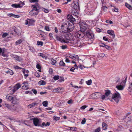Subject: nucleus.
Here are the masks:
<instances>
[{"mask_svg":"<svg viewBox=\"0 0 132 132\" xmlns=\"http://www.w3.org/2000/svg\"><path fill=\"white\" fill-rule=\"evenodd\" d=\"M74 35L76 38H81L85 36V32L80 30L76 32Z\"/></svg>","mask_w":132,"mask_h":132,"instance_id":"3","label":"nucleus"},{"mask_svg":"<svg viewBox=\"0 0 132 132\" xmlns=\"http://www.w3.org/2000/svg\"><path fill=\"white\" fill-rule=\"evenodd\" d=\"M27 19L29 21V26L30 25V23H34L35 22V20L33 19Z\"/></svg>","mask_w":132,"mask_h":132,"instance_id":"31","label":"nucleus"},{"mask_svg":"<svg viewBox=\"0 0 132 132\" xmlns=\"http://www.w3.org/2000/svg\"><path fill=\"white\" fill-rule=\"evenodd\" d=\"M56 63V61L54 59H52L51 60V64L53 65H54Z\"/></svg>","mask_w":132,"mask_h":132,"instance_id":"46","label":"nucleus"},{"mask_svg":"<svg viewBox=\"0 0 132 132\" xmlns=\"http://www.w3.org/2000/svg\"><path fill=\"white\" fill-rule=\"evenodd\" d=\"M59 78V76H55L53 77L54 80H57Z\"/></svg>","mask_w":132,"mask_h":132,"instance_id":"43","label":"nucleus"},{"mask_svg":"<svg viewBox=\"0 0 132 132\" xmlns=\"http://www.w3.org/2000/svg\"><path fill=\"white\" fill-rule=\"evenodd\" d=\"M59 78V79L58 81L60 82L63 81L64 80V78L63 77H61Z\"/></svg>","mask_w":132,"mask_h":132,"instance_id":"42","label":"nucleus"},{"mask_svg":"<svg viewBox=\"0 0 132 132\" xmlns=\"http://www.w3.org/2000/svg\"><path fill=\"white\" fill-rule=\"evenodd\" d=\"M46 82L44 81L41 80L39 81L38 84L39 85H45L46 84Z\"/></svg>","mask_w":132,"mask_h":132,"instance_id":"23","label":"nucleus"},{"mask_svg":"<svg viewBox=\"0 0 132 132\" xmlns=\"http://www.w3.org/2000/svg\"><path fill=\"white\" fill-rule=\"evenodd\" d=\"M8 34L7 33H4L2 35V37L3 38H5V37H6V36H8Z\"/></svg>","mask_w":132,"mask_h":132,"instance_id":"45","label":"nucleus"},{"mask_svg":"<svg viewBox=\"0 0 132 132\" xmlns=\"http://www.w3.org/2000/svg\"><path fill=\"white\" fill-rule=\"evenodd\" d=\"M32 10L29 13V14L31 16H34L37 15L39 12V11L35 12Z\"/></svg>","mask_w":132,"mask_h":132,"instance_id":"19","label":"nucleus"},{"mask_svg":"<svg viewBox=\"0 0 132 132\" xmlns=\"http://www.w3.org/2000/svg\"><path fill=\"white\" fill-rule=\"evenodd\" d=\"M43 105L45 107H46L48 105V102L45 101L43 102Z\"/></svg>","mask_w":132,"mask_h":132,"instance_id":"37","label":"nucleus"},{"mask_svg":"<svg viewBox=\"0 0 132 132\" xmlns=\"http://www.w3.org/2000/svg\"><path fill=\"white\" fill-rule=\"evenodd\" d=\"M128 90L130 94L132 93V87H129Z\"/></svg>","mask_w":132,"mask_h":132,"instance_id":"47","label":"nucleus"},{"mask_svg":"<svg viewBox=\"0 0 132 132\" xmlns=\"http://www.w3.org/2000/svg\"><path fill=\"white\" fill-rule=\"evenodd\" d=\"M53 119L54 120L57 121L60 119V117H57L56 116H54L53 117Z\"/></svg>","mask_w":132,"mask_h":132,"instance_id":"39","label":"nucleus"},{"mask_svg":"<svg viewBox=\"0 0 132 132\" xmlns=\"http://www.w3.org/2000/svg\"><path fill=\"white\" fill-rule=\"evenodd\" d=\"M5 106L9 109L10 110H11V106L10 105L6 103H5Z\"/></svg>","mask_w":132,"mask_h":132,"instance_id":"35","label":"nucleus"},{"mask_svg":"<svg viewBox=\"0 0 132 132\" xmlns=\"http://www.w3.org/2000/svg\"><path fill=\"white\" fill-rule=\"evenodd\" d=\"M80 30L85 33L88 31H89V29L87 26V25L86 24H84L80 26Z\"/></svg>","mask_w":132,"mask_h":132,"instance_id":"6","label":"nucleus"},{"mask_svg":"<svg viewBox=\"0 0 132 132\" xmlns=\"http://www.w3.org/2000/svg\"><path fill=\"white\" fill-rule=\"evenodd\" d=\"M62 49L64 50L67 48V46L66 45H62L61 46Z\"/></svg>","mask_w":132,"mask_h":132,"instance_id":"54","label":"nucleus"},{"mask_svg":"<svg viewBox=\"0 0 132 132\" xmlns=\"http://www.w3.org/2000/svg\"><path fill=\"white\" fill-rule=\"evenodd\" d=\"M13 29L15 33V34H17L18 32V29L16 28L15 27H13Z\"/></svg>","mask_w":132,"mask_h":132,"instance_id":"33","label":"nucleus"},{"mask_svg":"<svg viewBox=\"0 0 132 132\" xmlns=\"http://www.w3.org/2000/svg\"><path fill=\"white\" fill-rule=\"evenodd\" d=\"M13 97L10 96H7L6 97V98L8 100L10 101H11Z\"/></svg>","mask_w":132,"mask_h":132,"instance_id":"34","label":"nucleus"},{"mask_svg":"<svg viewBox=\"0 0 132 132\" xmlns=\"http://www.w3.org/2000/svg\"><path fill=\"white\" fill-rule=\"evenodd\" d=\"M29 1L31 3L38 2V0H29Z\"/></svg>","mask_w":132,"mask_h":132,"instance_id":"50","label":"nucleus"},{"mask_svg":"<svg viewBox=\"0 0 132 132\" xmlns=\"http://www.w3.org/2000/svg\"><path fill=\"white\" fill-rule=\"evenodd\" d=\"M34 75L36 77H39L40 76L39 75L38 73L36 72L34 74Z\"/></svg>","mask_w":132,"mask_h":132,"instance_id":"61","label":"nucleus"},{"mask_svg":"<svg viewBox=\"0 0 132 132\" xmlns=\"http://www.w3.org/2000/svg\"><path fill=\"white\" fill-rule=\"evenodd\" d=\"M59 65L60 66H65V64L62 61H61L59 62Z\"/></svg>","mask_w":132,"mask_h":132,"instance_id":"36","label":"nucleus"},{"mask_svg":"<svg viewBox=\"0 0 132 132\" xmlns=\"http://www.w3.org/2000/svg\"><path fill=\"white\" fill-rule=\"evenodd\" d=\"M86 119L85 118H84V119L81 122V124L83 125L86 122Z\"/></svg>","mask_w":132,"mask_h":132,"instance_id":"55","label":"nucleus"},{"mask_svg":"<svg viewBox=\"0 0 132 132\" xmlns=\"http://www.w3.org/2000/svg\"><path fill=\"white\" fill-rule=\"evenodd\" d=\"M36 67L38 69H41V66L40 65L38 64H37Z\"/></svg>","mask_w":132,"mask_h":132,"instance_id":"57","label":"nucleus"},{"mask_svg":"<svg viewBox=\"0 0 132 132\" xmlns=\"http://www.w3.org/2000/svg\"><path fill=\"white\" fill-rule=\"evenodd\" d=\"M68 24V22L64 23L61 27V29L63 32L64 33H67L68 32V31L67 28V25Z\"/></svg>","mask_w":132,"mask_h":132,"instance_id":"7","label":"nucleus"},{"mask_svg":"<svg viewBox=\"0 0 132 132\" xmlns=\"http://www.w3.org/2000/svg\"><path fill=\"white\" fill-rule=\"evenodd\" d=\"M32 91L33 92V93L35 95L37 94V91L36 90L34 89H32Z\"/></svg>","mask_w":132,"mask_h":132,"instance_id":"58","label":"nucleus"},{"mask_svg":"<svg viewBox=\"0 0 132 132\" xmlns=\"http://www.w3.org/2000/svg\"><path fill=\"white\" fill-rule=\"evenodd\" d=\"M53 69L52 68H50L49 69V73L50 74H52L53 72Z\"/></svg>","mask_w":132,"mask_h":132,"instance_id":"64","label":"nucleus"},{"mask_svg":"<svg viewBox=\"0 0 132 132\" xmlns=\"http://www.w3.org/2000/svg\"><path fill=\"white\" fill-rule=\"evenodd\" d=\"M102 125L104 130H105L107 129L106 126L107 125L104 122H103L102 124Z\"/></svg>","mask_w":132,"mask_h":132,"instance_id":"28","label":"nucleus"},{"mask_svg":"<svg viewBox=\"0 0 132 132\" xmlns=\"http://www.w3.org/2000/svg\"><path fill=\"white\" fill-rule=\"evenodd\" d=\"M106 22L107 23H109L110 24H111L113 23V22L111 20H106Z\"/></svg>","mask_w":132,"mask_h":132,"instance_id":"56","label":"nucleus"},{"mask_svg":"<svg viewBox=\"0 0 132 132\" xmlns=\"http://www.w3.org/2000/svg\"><path fill=\"white\" fill-rule=\"evenodd\" d=\"M40 54L39 55L40 56H42L43 58L45 57V55L44 54H43L42 53H40Z\"/></svg>","mask_w":132,"mask_h":132,"instance_id":"63","label":"nucleus"},{"mask_svg":"<svg viewBox=\"0 0 132 132\" xmlns=\"http://www.w3.org/2000/svg\"><path fill=\"white\" fill-rule=\"evenodd\" d=\"M74 25L73 23L72 22L69 23L68 22V24L67 25L68 32H70L72 31L74 28Z\"/></svg>","mask_w":132,"mask_h":132,"instance_id":"9","label":"nucleus"},{"mask_svg":"<svg viewBox=\"0 0 132 132\" xmlns=\"http://www.w3.org/2000/svg\"><path fill=\"white\" fill-rule=\"evenodd\" d=\"M125 5L126 7L129 9V10H132V7L131 6L127 3H126Z\"/></svg>","mask_w":132,"mask_h":132,"instance_id":"27","label":"nucleus"},{"mask_svg":"<svg viewBox=\"0 0 132 132\" xmlns=\"http://www.w3.org/2000/svg\"><path fill=\"white\" fill-rule=\"evenodd\" d=\"M92 83V80L91 79H90L86 81L87 84L88 85H90Z\"/></svg>","mask_w":132,"mask_h":132,"instance_id":"38","label":"nucleus"},{"mask_svg":"<svg viewBox=\"0 0 132 132\" xmlns=\"http://www.w3.org/2000/svg\"><path fill=\"white\" fill-rule=\"evenodd\" d=\"M61 89L60 88H57L53 89V91L54 92H59Z\"/></svg>","mask_w":132,"mask_h":132,"instance_id":"26","label":"nucleus"},{"mask_svg":"<svg viewBox=\"0 0 132 132\" xmlns=\"http://www.w3.org/2000/svg\"><path fill=\"white\" fill-rule=\"evenodd\" d=\"M14 58L17 61L21 62L22 60V58L17 55H15Z\"/></svg>","mask_w":132,"mask_h":132,"instance_id":"20","label":"nucleus"},{"mask_svg":"<svg viewBox=\"0 0 132 132\" xmlns=\"http://www.w3.org/2000/svg\"><path fill=\"white\" fill-rule=\"evenodd\" d=\"M6 72L7 73H9L11 75H12L14 73L13 71L11 70H10V71L8 70Z\"/></svg>","mask_w":132,"mask_h":132,"instance_id":"41","label":"nucleus"},{"mask_svg":"<svg viewBox=\"0 0 132 132\" xmlns=\"http://www.w3.org/2000/svg\"><path fill=\"white\" fill-rule=\"evenodd\" d=\"M22 42V41L21 39H19V40L16 42L15 43L16 45H17L19 44Z\"/></svg>","mask_w":132,"mask_h":132,"instance_id":"40","label":"nucleus"},{"mask_svg":"<svg viewBox=\"0 0 132 132\" xmlns=\"http://www.w3.org/2000/svg\"><path fill=\"white\" fill-rule=\"evenodd\" d=\"M90 31V29H89V31L85 33V36H86L90 39H93L94 37L93 34L91 33Z\"/></svg>","mask_w":132,"mask_h":132,"instance_id":"8","label":"nucleus"},{"mask_svg":"<svg viewBox=\"0 0 132 132\" xmlns=\"http://www.w3.org/2000/svg\"><path fill=\"white\" fill-rule=\"evenodd\" d=\"M101 130V128L100 127H99L95 129V132H99Z\"/></svg>","mask_w":132,"mask_h":132,"instance_id":"52","label":"nucleus"},{"mask_svg":"<svg viewBox=\"0 0 132 132\" xmlns=\"http://www.w3.org/2000/svg\"><path fill=\"white\" fill-rule=\"evenodd\" d=\"M88 106L86 105H83L80 108L82 110L85 109Z\"/></svg>","mask_w":132,"mask_h":132,"instance_id":"59","label":"nucleus"},{"mask_svg":"<svg viewBox=\"0 0 132 132\" xmlns=\"http://www.w3.org/2000/svg\"><path fill=\"white\" fill-rule=\"evenodd\" d=\"M55 36L58 41L62 43L64 42L66 43H69V41H67L70 40V38L68 34L64 35L61 32L60 35H55Z\"/></svg>","mask_w":132,"mask_h":132,"instance_id":"1","label":"nucleus"},{"mask_svg":"<svg viewBox=\"0 0 132 132\" xmlns=\"http://www.w3.org/2000/svg\"><path fill=\"white\" fill-rule=\"evenodd\" d=\"M45 29L47 31H50V29L47 26H45Z\"/></svg>","mask_w":132,"mask_h":132,"instance_id":"60","label":"nucleus"},{"mask_svg":"<svg viewBox=\"0 0 132 132\" xmlns=\"http://www.w3.org/2000/svg\"><path fill=\"white\" fill-rule=\"evenodd\" d=\"M45 32L41 30H39L38 31V33L39 35H41L42 39L44 40H45V36L43 35V34Z\"/></svg>","mask_w":132,"mask_h":132,"instance_id":"12","label":"nucleus"},{"mask_svg":"<svg viewBox=\"0 0 132 132\" xmlns=\"http://www.w3.org/2000/svg\"><path fill=\"white\" fill-rule=\"evenodd\" d=\"M21 87V85L20 83H18L16 84L14 86H10L9 88H11L10 89H11L13 93H14L17 90L19 89Z\"/></svg>","mask_w":132,"mask_h":132,"instance_id":"4","label":"nucleus"},{"mask_svg":"<svg viewBox=\"0 0 132 132\" xmlns=\"http://www.w3.org/2000/svg\"><path fill=\"white\" fill-rule=\"evenodd\" d=\"M128 90L130 94L132 93V87H129Z\"/></svg>","mask_w":132,"mask_h":132,"instance_id":"48","label":"nucleus"},{"mask_svg":"<svg viewBox=\"0 0 132 132\" xmlns=\"http://www.w3.org/2000/svg\"><path fill=\"white\" fill-rule=\"evenodd\" d=\"M21 86H22V88L24 90H27L29 89V85H28V81L24 82L22 83Z\"/></svg>","mask_w":132,"mask_h":132,"instance_id":"11","label":"nucleus"},{"mask_svg":"<svg viewBox=\"0 0 132 132\" xmlns=\"http://www.w3.org/2000/svg\"><path fill=\"white\" fill-rule=\"evenodd\" d=\"M31 7L33 9L32 10L33 11H38L39 10V9H38V8L39 7H38L36 6V5H33L31 6Z\"/></svg>","mask_w":132,"mask_h":132,"instance_id":"22","label":"nucleus"},{"mask_svg":"<svg viewBox=\"0 0 132 132\" xmlns=\"http://www.w3.org/2000/svg\"><path fill=\"white\" fill-rule=\"evenodd\" d=\"M75 46L79 47L81 46V45L80 41L78 39Z\"/></svg>","mask_w":132,"mask_h":132,"instance_id":"25","label":"nucleus"},{"mask_svg":"<svg viewBox=\"0 0 132 132\" xmlns=\"http://www.w3.org/2000/svg\"><path fill=\"white\" fill-rule=\"evenodd\" d=\"M105 93V95L106 96H109L110 94V91L109 90H106Z\"/></svg>","mask_w":132,"mask_h":132,"instance_id":"30","label":"nucleus"},{"mask_svg":"<svg viewBox=\"0 0 132 132\" xmlns=\"http://www.w3.org/2000/svg\"><path fill=\"white\" fill-rule=\"evenodd\" d=\"M29 48L30 51L32 52H34L35 50L32 47H29Z\"/></svg>","mask_w":132,"mask_h":132,"instance_id":"29","label":"nucleus"},{"mask_svg":"<svg viewBox=\"0 0 132 132\" xmlns=\"http://www.w3.org/2000/svg\"><path fill=\"white\" fill-rule=\"evenodd\" d=\"M104 47L107 50H109L111 49V47L108 45H105Z\"/></svg>","mask_w":132,"mask_h":132,"instance_id":"53","label":"nucleus"},{"mask_svg":"<svg viewBox=\"0 0 132 132\" xmlns=\"http://www.w3.org/2000/svg\"><path fill=\"white\" fill-rule=\"evenodd\" d=\"M78 0H75L72 3L73 8L76 10L78 11L80 10V7L78 3Z\"/></svg>","mask_w":132,"mask_h":132,"instance_id":"5","label":"nucleus"},{"mask_svg":"<svg viewBox=\"0 0 132 132\" xmlns=\"http://www.w3.org/2000/svg\"><path fill=\"white\" fill-rule=\"evenodd\" d=\"M23 73H26L27 74L29 73V71L28 70H25L24 69V68H23V70L22 71Z\"/></svg>","mask_w":132,"mask_h":132,"instance_id":"51","label":"nucleus"},{"mask_svg":"<svg viewBox=\"0 0 132 132\" xmlns=\"http://www.w3.org/2000/svg\"><path fill=\"white\" fill-rule=\"evenodd\" d=\"M69 128L72 130L76 131L77 130V128L75 127H69Z\"/></svg>","mask_w":132,"mask_h":132,"instance_id":"44","label":"nucleus"},{"mask_svg":"<svg viewBox=\"0 0 132 132\" xmlns=\"http://www.w3.org/2000/svg\"><path fill=\"white\" fill-rule=\"evenodd\" d=\"M125 86L123 84L120 83V84L118 85H117L116 87L117 89L120 90H122L123 89Z\"/></svg>","mask_w":132,"mask_h":132,"instance_id":"16","label":"nucleus"},{"mask_svg":"<svg viewBox=\"0 0 132 132\" xmlns=\"http://www.w3.org/2000/svg\"><path fill=\"white\" fill-rule=\"evenodd\" d=\"M72 103V101L71 99L70 100L67 102V103L68 104H70Z\"/></svg>","mask_w":132,"mask_h":132,"instance_id":"62","label":"nucleus"},{"mask_svg":"<svg viewBox=\"0 0 132 132\" xmlns=\"http://www.w3.org/2000/svg\"><path fill=\"white\" fill-rule=\"evenodd\" d=\"M19 100L17 99L15 97H13L11 101V102L13 104H16L18 103Z\"/></svg>","mask_w":132,"mask_h":132,"instance_id":"15","label":"nucleus"},{"mask_svg":"<svg viewBox=\"0 0 132 132\" xmlns=\"http://www.w3.org/2000/svg\"><path fill=\"white\" fill-rule=\"evenodd\" d=\"M38 104V103H32L30 104H29L28 105V107L29 108H31L32 107H33L35 106L36 105H37Z\"/></svg>","mask_w":132,"mask_h":132,"instance_id":"24","label":"nucleus"},{"mask_svg":"<svg viewBox=\"0 0 132 132\" xmlns=\"http://www.w3.org/2000/svg\"><path fill=\"white\" fill-rule=\"evenodd\" d=\"M78 39L74 38H72L69 43H71L72 44L75 45Z\"/></svg>","mask_w":132,"mask_h":132,"instance_id":"18","label":"nucleus"},{"mask_svg":"<svg viewBox=\"0 0 132 132\" xmlns=\"http://www.w3.org/2000/svg\"><path fill=\"white\" fill-rule=\"evenodd\" d=\"M112 98L116 102L118 103L119 100L121 99V97L119 93L117 92L116 93H115L113 94L112 97Z\"/></svg>","mask_w":132,"mask_h":132,"instance_id":"2","label":"nucleus"},{"mask_svg":"<svg viewBox=\"0 0 132 132\" xmlns=\"http://www.w3.org/2000/svg\"><path fill=\"white\" fill-rule=\"evenodd\" d=\"M69 57L73 59L76 60H77L79 59V56L78 55L75 54H74L73 55H70Z\"/></svg>","mask_w":132,"mask_h":132,"instance_id":"17","label":"nucleus"},{"mask_svg":"<svg viewBox=\"0 0 132 132\" xmlns=\"http://www.w3.org/2000/svg\"><path fill=\"white\" fill-rule=\"evenodd\" d=\"M32 119L33 123L35 126H41L39 120L37 118H34Z\"/></svg>","mask_w":132,"mask_h":132,"instance_id":"10","label":"nucleus"},{"mask_svg":"<svg viewBox=\"0 0 132 132\" xmlns=\"http://www.w3.org/2000/svg\"><path fill=\"white\" fill-rule=\"evenodd\" d=\"M107 32L109 35H111L113 38H114L115 37V35L113 30H107Z\"/></svg>","mask_w":132,"mask_h":132,"instance_id":"14","label":"nucleus"},{"mask_svg":"<svg viewBox=\"0 0 132 132\" xmlns=\"http://www.w3.org/2000/svg\"><path fill=\"white\" fill-rule=\"evenodd\" d=\"M127 79L125 78V80L122 81L121 83V84H123L124 86H125V83L127 81Z\"/></svg>","mask_w":132,"mask_h":132,"instance_id":"49","label":"nucleus"},{"mask_svg":"<svg viewBox=\"0 0 132 132\" xmlns=\"http://www.w3.org/2000/svg\"><path fill=\"white\" fill-rule=\"evenodd\" d=\"M12 6L13 7L19 8L22 7V6H21L20 4H14L12 5Z\"/></svg>","mask_w":132,"mask_h":132,"instance_id":"21","label":"nucleus"},{"mask_svg":"<svg viewBox=\"0 0 132 132\" xmlns=\"http://www.w3.org/2000/svg\"><path fill=\"white\" fill-rule=\"evenodd\" d=\"M67 18L70 21H71L72 23L74 22L75 21V19L73 17L72 15H71L68 14L67 16Z\"/></svg>","mask_w":132,"mask_h":132,"instance_id":"13","label":"nucleus"},{"mask_svg":"<svg viewBox=\"0 0 132 132\" xmlns=\"http://www.w3.org/2000/svg\"><path fill=\"white\" fill-rule=\"evenodd\" d=\"M37 44L38 46H43V43L42 41H38L37 42Z\"/></svg>","mask_w":132,"mask_h":132,"instance_id":"32","label":"nucleus"}]
</instances>
